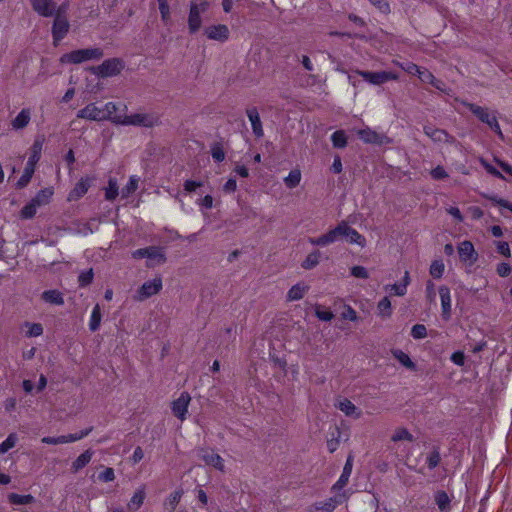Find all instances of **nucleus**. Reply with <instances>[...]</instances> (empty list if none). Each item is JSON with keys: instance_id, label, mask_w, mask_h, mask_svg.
<instances>
[{"instance_id": "1", "label": "nucleus", "mask_w": 512, "mask_h": 512, "mask_svg": "<svg viewBox=\"0 0 512 512\" xmlns=\"http://www.w3.org/2000/svg\"><path fill=\"white\" fill-rule=\"evenodd\" d=\"M43 144L44 138L42 136H39L34 140L24 172L17 182V186L19 188L25 187L30 182L34 174L36 164L40 160Z\"/></svg>"}, {"instance_id": "2", "label": "nucleus", "mask_w": 512, "mask_h": 512, "mask_svg": "<svg viewBox=\"0 0 512 512\" xmlns=\"http://www.w3.org/2000/svg\"><path fill=\"white\" fill-rule=\"evenodd\" d=\"M103 55L102 49L97 47L78 49L63 54L59 61L62 64H80L90 60H99Z\"/></svg>"}, {"instance_id": "3", "label": "nucleus", "mask_w": 512, "mask_h": 512, "mask_svg": "<svg viewBox=\"0 0 512 512\" xmlns=\"http://www.w3.org/2000/svg\"><path fill=\"white\" fill-rule=\"evenodd\" d=\"M120 122L123 126L153 128L161 124V118L155 112H138L130 115L124 114L123 119L120 120Z\"/></svg>"}, {"instance_id": "4", "label": "nucleus", "mask_w": 512, "mask_h": 512, "mask_svg": "<svg viewBox=\"0 0 512 512\" xmlns=\"http://www.w3.org/2000/svg\"><path fill=\"white\" fill-rule=\"evenodd\" d=\"M209 8V2L206 0L192 1L188 15V29L191 34L196 33L202 25L201 15Z\"/></svg>"}, {"instance_id": "5", "label": "nucleus", "mask_w": 512, "mask_h": 512, "mask_svg": "<svg viewBox=\"0 0 512 512\" xmlns=\"http://www.w3.org/2000/svg\"><path fill=\"white\" fill-rule=\"evenodd\" d=\"M66 5H61L57 13L54 16V22L52 25V38L54 41V45H58V43L67 35L70 24L67 17L64 15L66 11Z\"/></svg>"}, {"instance_id": "6", "label": "nucleus", "mask_w": 512, "mask_h": 512, "mask_svg": "<svg viewBox=\"0 0 512 512\" xmlns=\"http://www.w3.org/2000/svg\"><path fill=\"white\" fill-rule=\"evenodd\" d=\"M132 257L134 259L147 258V266L149 267L163 264L166 261L163 249L156 246L137 249L132 252Z\"/></svg>"}, {"instance_id": "7", "label": "nucleus", "mask_w": 512, "mask_h": 512, "mask_svg": "<svg viewBox=\"0 0 512 512\" xmlns=\"http://www.w3.org/2000/svg\"><path fill=\"white\" fill-rule=\"evenodd\" d=\"M124 68V63L118 58L105 60L102 64L91 68L94 75L102 78L112 77L120 74Z\"/></svg>"}, {"instance_id": "8", "label": "nucleus", "mask_w": 512, "mask_h": 512, "mask_svg": "<svg viewBox=\"0 0 512 512\" xmlns=\"http://www.w3.org/2000/svg\"><path fill=\"white\" fill-rule=\"evenodd\" d=\"M355 73L372 85H381L387 81L399 78L398 74L389 71L370 72L356 70Z\"/></svg>"}, {"instance_id": "9", "label": "nucleus", "mask_w": 512, "mask_h": 512, "mask_svg": "<svg viewBox=\"0 0 512 512\" xmlns=\"http://www.w3.org/2000/svg\"><path fill=\"white\" fill-rule=\"evenodd\" d=\"M92 431V427L81 430L77 433L60 435L56 437L46 436L41 439V442L49 445L67 444L79 441L88 436Z\"/></svg>"}, {"instance_id": "10", "label": "nucleus", "mask_w": 512, "mask_h": 512, "mask_svg": "<svg viewBox=\"0 0 512 512\" xmlns=\"http://www.w3.org/2000/svg\"><path fill=\"white\" fill-rule=\"evenodd\" d=\"M459 259L466 267H472L478 260V253L471 241L464 240L457 247Z\"/></svg>"}, {"instance_id": "11", "label": "nucleus", "mask_w": 512, "mask_h": 512, "mask_svg": "<svg viewBox=\"0 0 512 512\" xmlns=\"http://www.w3.org/2000/svg\"><path fill=\"white\" fill-rule=\"evenodd\" d=\"M424 134L429 137L434 143H446L450 145H458L459 143L447 131L436 128L432 125H425L423 127Z\"/></svg>"}, {"instance_id": "12", "label": "nucleus", "mask_w": 512, "mask_h": 512, "mask_svg": "<svg viewBox=\"0 0 512 512\" xmlns=\"http://www.w3.org/2000/svg\"><path fill=\"white\" fill-rule=\"evenodd\" d=\"M190 401V394L183 391L180 396L171 403L172 413L180 421H184L186 419Z\"/></svg>"}, {"instance_id": "13", "label": "nucleus", "mask_w": 512, "mask_h": 512, "mask_svg": "<svg viewBox=\"0 0 512 512\" xmlns=\"http://www.w3.org/2000/svg\"><path fill=\"white\" fill-rule=\"evenodd\" d=\"M342 238L341 235V222L333 229L329 230L327 233L316 237V238H309V243L313 246H320L325 247L328 246L339 239Z\"/></svg>"}, {"instance_id": "14", "label": "nucleus", "mask_w": 512, "mask_h": 512, "mask_svg": "<svg viewBox=\"0 0 512 512\" xmlns=\"http://www.w3.org/2000/svg\"><path fill=\"white\" fill-rule=\"evenodd\" d=\"M162 288V280L155 278L153 280L146 281L138 289L135 299L137 301H143L155 294H157Z\"/></svg>"}, {"instance_id": "15", "label": "nucleus", "mask_w": 512, "mask_h": 512, "mask_svg": "<svg viewBox=\"0 0 512 512\" xmlns=\"http://www.w3.org/2000/svg\"><path fill=\"white\" fill-rule=\"evenodd\" d=\"M33 10L42 17H51L59 7L53 0H30Z\"/></svg>"}, {"instance_id": "16", "label": "nucleus", "mask_w": 512, "mask_h": 512, "mask_svg": "<svg viewBox=\"0 0 512 512\" xmlns=\"http://www.w3.org/2000/svg\"><path fill=\"white\" fill-rule=\"evenodd\" d=\"M341 235L342 238H345L350 244H356L362 248L366 246L365 237L356 229L349 226L345 221H341Z\"/></svg>"}, {"instance_id": "17", "label": "nucleus", "mask_w": 512, "mask_h": 512, "mask_svg": "<svg viewBox=\"0 0 512 512\" xmlns=\"http://www.w3.org/2000/svg\"><path fill=\"white\" fill-rule=\"evenodd\" d=\"M199 457L204 461L206 465L211 466L221 472H224V459L219 454L215 453L213 450L201 449L199 451Z\"/></svg>"}, {"instance_id": "18", "label": "nucleus", "mask_w": 512, "mask_h": 512, "mask_svg": "<svg viewBox=\"0 0 512 512\" xmlns=\"http://www.w3.org/2000/svg\"><path fill=\"white\" fill-rule=\"evenodd\" d=\"M358 137L368 144H384L389 143L390 140L384 134H379L369 127L357 131Z\"/></svg>"}, {"instance_id": "19", "label": "nucleus", "mask_w": 512, "mask_h": 512, "mask_svg": "<svg viewBox=\"0 0 512 512\" xmlns=\"http://www.w3.org/2000/svg\"><path fill=\"white\" fill-rule=\"evenodd\" d=\"M77 118L90 121H104L102 107H98L96 103H89L77 112Z\"/></svg>"}, {"instance_id": "20", "label": "nucleus", "mask_w": 512, "mask_h": 512, "mask_svg": "<svg viewBox=\"0 0 512 512\" xmlns=\"http://www.w3.org/2000/svg\"><path fill=\"white\" fill-rule=\"evenodd\" d=\"M205 35L210 40L225 42L229 38V29L224 24L212 25L205 29Z\"/></svg>"}, {"instance_id": "21", "label": "nucleus", "mask_w": 512, "mask_h": 512, "mask_svg": "<svg viewBox=\"0 0 512 512\" xmlns=\"http://www.w3.org/2000/svg\"><path fill=\"white\" fill-rule=\"evenodd\" d=\"M335 407L343 412L347 417L359 419L362 416V411L347 398L338 399L335 403Z\"/></svg>"}, {"instance_id": "22", "label": "nucleus", "mask_w": 512, "mask_h": 512, "mask_svg": "<svg viewBox=\"0 0 512 512\" xmlns=\"http://www.w3.org/2000/svg\"><path fill=\"white\" fill-rule=\"evenodd\" d=\"M91 186V179L88 177H82L75 185V187L69 192L67 200L77 201L82 198L89 190Z\"/></svg>"}, {"instance_id": "23", "label": "nucleus", "mask_w": 512, "mask_h": 512, "mask_svg": "<svg viewBox=\"0 0 512 512\" xmlns=\"http://www.w3.org/2000/svg\"><path fill=\"white\" fill-rule=\"evenodd\" d=\"M102 114L104 121L108 120L114 124L121 125L120 120L123 119L125 113H118V106L114 102H107L102 106Z\"/></svg>"}, {"instance_id": "24", "label": "nucleus", "mask_w": 512, "mask_h": 512, "mask_svg": "<svg viewBox=\"0 0 512 512\" xmlns=\"http://www.w3.org/2000/svg\"><path fill=\"white\" fill-rule=\"evenodd\" d=\"M246 115L251 123L252 131L257 138H261L264 135L262 122L260 119L259 112L256 107H249L246 109Z\"/></svg>"}, {"instance_id": "25", "label": "nucleus", "mask_w": 512, "mask_h": 512, "mask_svg": "<svg viewBox=\"0 0 512 512\" xmlns=\"http://www.w3.org/2000/svg\"><path fill=\"white\" fill-rule=\"evenodd\" d=\"M345 500V494H340L325 501L317 502L312 508L320 512H332L337 505L341 504Z\"/></svg>"}, {"instance_id": "26", "label": "nucleus", "mask_w": 512, "mask_h": 512, "mask_svg": "<svg viewBox=\"0 0 512 512\" xmlns=\"http://www.w3.org/2000/svg\"><path fill=\"white\" fill-rule=\"evenodd\" d=\"M439 295L441 300L442 317L448 320L451 316V293L447 286L439 288Z\"/></svg>"}, {"instance_id": "27", "label": "nucleus", "mask_w": 512, "mask_h": 512, "mask_svg": "<svg viewBox=\"0 0 512 512\" xmlns=\"http://www.w3.org/2000/svg\"><path fill=\"white\" fill-rule=\"evenodd\" d=\"M31 121V110L23 108L16 117L11 121V127L15 131L26 128Z\"/></svg>"}, {"instance_id": "28", "label": "nucleus", "mask_w": 512, "mask_h": 512, "mask_svg": "<svg viewBox=\"0 0 512 512\" xmlns=\"http://www.w3.org/2000/svg\"><path fill=\"white\" fill-rule=\"evenodd\" d=\"M352 473V456H349L347 458V461L344 465L342 474L340 475L339 479L336 481V483L332 486L333 491H339L342 488H344L351 476Z\"/></svg>"}, {"instance_id": "29", "label": "nucleus", "mask_w": 512, "mask_h": 512, "mask_svg": "<svg viewBox=\"0 0 512 512\" xmlns=\"http://www.w3.org/2000/svg\"><path fill=\"white\" fill-rule=\"evenodd\" d=\"M465 105L480 121L487 125L491 122V118L496 117L494 114H491L487 108L472 103H465Z\"/></svg>"}, {"instance_id": "30", "label": "nucleus", "mask_w": 512, "mask_h": 512, "mask_svg": "<svg viewBox=\"0 0 512 512\" xmlns=\"http://www.w3.org/2000/svg\"><path fill=\"white\" fill-rule=\"evenodd\" d=\"M94 452L91 449L85 450L82 454H80L71 465V471L73 473L79 472L86 465H88L93 457Z\"/></svg>"}, {"instance_id": "31", "label": "nucleus", "mask_w": 512, "mask_h": 512, "mask_svg": "<svg viewBox=\"0 0 512 512\" xmlns=\"http://www.w3.org/2000/svg\"><path fill=\"white\" fill-rule=\"evenodd\" d=\"M309 286L304 283H297L293 285L288 293H287V300L288 301H297L302 299L305 294L308 292Z\"/></svg>"}, {"instance_id": "32", "label": "nucleus", "mask_w": 512, "mask_h": 512, "mask_svg": "<svg viewBox=\"0 0 512 512\" xmlns=\"http://www.w3.org/2000/svg\"><path fill=\"white\" fill-rule=\"evenodd\" d=\"M42 299L50 304L54 305H63L64 304V298L60 291L53 289V290H46L42 293Z\"/></svg>"}, {"instance_id": "33", "label": "nucleus", "mask_w": 512, "mask_h": 512, "mask_svg": "<svg viewBox=\"0 0 512 512\" xmlns=\"http://www.w3.org/2000/svg\"><path fill=\"white\" fill-rule=\"evenodd\" d=\"M53 193L52 188H44L36 194L32 201L40 208L50 203Z\"/></svg>"}, {"instance_id": "34", "label": "nucleus", "mask_w": 512, "mask_h": 512, "mask_svg": "<svg viewBox=\"0 0 512 512\" xmlns=\"http://www.w3.org/2000/svg\"><path fill=\"white\" fill-rule=\"evenodd\" d=\"M391 441L395 443L401 441L413 442L414 436L409 432L407 428L397 427L391 435Z\"/></svg>"}, {"instance_id": "35", "label": "nucleus", "mask_w": 512, "mask_h": 512, "mask_svg": "<svg viewBox=\"0 0 512 512\" xmlns=\"http://www.w3.org/2000/svg\"><path fill=\"white\" fill-rule=\"evenodd\" d=\"M302 179V174L299 169H293L289 172V174L284 178V184L287 188L293 189L296 188Z\"/></svg>"}, {"instance_id": "36", "label": "nucleus", "mask_w": 512, "mask_h": 512, "mask_svg": "<svg viewBox=\"0 0 512 512\" xmlns=\"http://www.w3.org/2000/svg\"><path fill=\"white\" fill-rule=\"evenodd\" d=\"M393 356L399 361L401 365L406 367L409 370H416L415 363L411 360L409 355L402 350L396 349L392 351Z\"/></svg>"}, {"instance_id": "37", "label": "nucleus", "mask_w": 512, "mask_h": 512, "mask_svg": "<svg viewBox=\"0 0 512 512\" xmlns=\"http://www.w3.org/2000/svg\"><path fill=\"white\" fill-rule=\"evenodd\" d=\"M377 312L382 318H389L392 315V305L389 297L385 296L377 303Z\"/></svg>"}, {"instance_id": "38", "label": "nucleus", "mask_w": 512, "mask_h": 512, "mask_svg": "<svg viewBox=\"0 0 512 512\" xmlns=\"http://www.w3.org/2000/svg\"><path fill=\"white\" fill-rule=\"evenodd\" d=\"M101 319H102L101 308H100L99 304H96L92 309L90 320H89V329L92 332L97 331L99 329L100 324H101Z\"/></svg>"}, {"instance_id": "39", "label": "nucleus", "mask_w": 512, "mask_h": 512, "mask_svg": "<svg viewBox=\"0 0 512 512\" xmlns=\"http://www.w3.org/2000/svg\"><path fill=\"white\" fill-rule=\"evenodd\" d=\"M320 257H321V253L318 250H315V251L309 253L306 256V258L304 259V261L302 262V267L305 270L313 269L314 267H316L319 264Z\"/></svg>"}, {"instance_id": "40", "label": "nucleus", "mask_w": 512, "mask_h": 512, "mask_svg": "<svg viewBox=\"0 0 512 512\" xmlns=\"http://www.w3.org/2000/svg\"><path fill=\"white\" fill-rule=\"evenodd\" d=\"M8 500L11 504L14 505H27L31 504L34 501V497L30 494L20 495L16 493H11L8 495Z\"/></svg>"}, {"instance_id": "41", "label": "nucleus", "mask_w": 512, "mask_h": 512, "mask_svg": "<svg viewBox=\"0 0 512 512\" xmlns=\"http://www.w3.org/2000/svg\"><path fill=\"white\" fill-rule=\"evenodd\" d=\"M119 194L118 183L115 178H110L108 181V186L105 188V199L108 201H113Z\"/></svg>"}, {"instance_id": "42", "label": "nucleus", "mask_w": 512, "mask_h": 512, "mask_svg": "<svg viewBox=\"0 0 512 512\" xmlns=\"http://www.w3.org/2000/svg\"><path fill=\"white\" fill-rule=\"evenodd\" d=\"M144 499H145L144 490L140 489V490L136 491L128 503V508L132 511L138 510L141 507V505L143 504Z\"/></svg>"}, {"instance_id": "43", "label": "nucleus", "mask_w": 512, "mask_h": 512, "mask_svg": "<svg viewBox=\"0 0 512 512\" xmlns=\"http://www.w3.org/2000/svg\"><path fill=\"white\" fill-rule=\"evenodd\" d=\"M435 501L442 512H448L450 509V498L446 492L440 491L435 495Z\"/></svg>"}, {"instance_id": "44", "label": "nucleus", "mask_w": 512, "mask_h": 512, "mask_svg": "<svg viewBox=\"0 0 512 512\" xmlns=\"http://www.w3.org/2000/svg\"><path fill=\"white\" fill-rule=\"evenodd\" d=\"M139 178L135 175L130 176L128 183L122 188L121 194L123 198L129 197L138 189Z\"/></svg>"}, {"instance_id": "45", "label": "nucleus", "mask_w": 512, "mask_h": 512, "mask_svg": "<svg viewBox=\"0 0 512 512\" xmlns=\"http://www.w3.org/2000/svg\"><path fill=\"white\" fill-rule=\"evenodd\" d=\"M23 326L27 329L26 337H38L43 334V326L40 323L25 322Z\"/></svg>"}, {"instance_id": "46", "label": "nucleus", "mask_w": 512, "mask_h": 512, "mask_svg": "<svg viewBox=\"0 0 512 512\" xmlns=\"http://www.w3.org/2000/svg\"><path fill=\"white\" fill-rule=\"evenodd\" d=\"M445 270V265L442 260H434L429 269L430 275L435 279H440Z\"/></svg>"}, {"instance_id": "47", "label": "nucleus", "mask_w": 512, "mask_h": 512, "mask_svg": "<svg viewBox=\"0 0 512 512\" xmlns=\"http://www.w3.org/2000/svg\"><path fill=\"white\" fill-rule=\"evenodd\" d=\"M331 141L335 148H344L347 145V137L343 130L335 131L331 135Z\"/></svg>"}, {"instance_id": "48", "label": "nucleus", "mask_w": 512, "mask_h": 512, "mask_svg": "<svg viewBox=\"0 0 512 512\" xmlns=\"http://www.w3.org/2000/svg\"><path fill=\"white\" fill-rule=\"evenodd\" d=\"M384 290L391 295L395 296H404L407 293V288L405 287V284L399 283V284H388L384 286Z\"/></svg>"}, {"instance_id": "49", "label": "nucleus", "mask_w": 512, "mask_h": 512, "mask_svg": "<svg viewBox=\"0 0 512 512\" xmlns=\"http://www.w3.org/2000/svg\"><path fill=\"white\" fill-rule=\"evenodd\" d=\"M38 208L39 207L31 200L22 208L20 215L24 219H31L37 213Z\"/></svg>"}, {"instance_id": "50", "label": "nucleus", "mask_w": 512, "mask_h": 512, "mask_svg": "<svg viewBox=\"0 0 512 512\" xmlns=\"http://www.w3.org/2000/svg\"><path fill=\"white\" fill-rule=\"evenodd\" d=\"M17 442V436L14 433H11L1 444H0V454H4L10 449H12Z\"/></svg>"}, {"instance_id": "51", "label": "nucleus", "mask_w": 512, "mask_h": 512, "mask_svg": "<svg viewBox=\"0 0 512 512\" xmlns=\"http://www.w3.org/2000/svg\"><path fill=\"white\" fill-rule=\"evenodd\" d=\"M182 495H183L182 490L174 491L167 498L165 505H168L171 510H174L176 508V506L178 505V503L180 502Z\"/></svg>"}, {"instance_id": "52", "label": "nucleus", "mask_w": 512, "mask_h": 512, "mask_svg": "<svg viewBox=\"0 0 512 512\" xmlns=\"http://www.w3.org/2000/svg\"><path fill=\"white\" fill-rule=\"evenodd\" d=\"M93 277L94 273L92 268L82 271L78 277L79 285L81 287L89 285L93 281Z\"/></svg>"}, {"instance_id": "53", "label": "nucleus", "mask_w": 512, "mask_h": 512, "mask_svg": "<svg viewBox=\"0 0 512 512\" xmlns=\"http://www.w3.org/2000/svg\"><path fill=\"white\" fill-rule=\"evenodd\" d=\"M350 274L358 279H368L369 272L364 266L356 265L350 268Z\"/></svg>"}, {"instance_id": "54", "label": "nucleus", "mask_w": 512, "mask_h": 512, "mask_svg": "<svg viewBox=\"0 0 512 512\" xmlns=\"http://www.w3.org/2000/svg\"><path fill=\"white\" fill-rule=\"evenodd\" d=\"M411 336L414 339H423L427 336V329L423 324H415L411 329Z\"/></svg>"}, {"instance_id": "55", "label": "nucleus", "mask_w": 512, "mask_h": 512, "mask_svg": "<svg viewBox=\"0 0 512 512\" xmlns=\"http://www.w3.org/2000/svg\"><path fill=\"white\" fill-rule=\"evenodd\" d=\"M341 317L345 320H349L352 322L358 321V315L354 308H352L350 305L344 306V311L341 313Z\"/></svg>"}, {"instance_id": "56", "label": "nucleus", "mask_w": 512, "mask_h": 512, "mask_svg": "<svg viewBox=\"0 0 512 512\" xmlns=\"http://www.w3.org/2000/svg\"><path fill=\"white\" fill-rule=\"evenodd\" d=\"M315 315L321 321H331L334 318V314L329 310H320V306H316Z\"/></svg>"}, {"instance_id": "57", "label": "nucleus", "mask_w": 512, "mask_h": 512, "mask_svg": "<svg viewBox=\"0 0 512 512\" xmlns=\"http://www.w3.org/2000/svg\"><path fill=\"white\" fill-rule=\"evenodd\" d=\"M99 480L103 482H112L115 479V472L113 468L107 467L98 475Z\"/></svg>"}, {"instance_id": "58", "label": "nucleus", "mask_w": 512, "mask_h": 512, "mask_svg": "<svg viewBox=\"0 0 512 512\" xmlns=\"http://www.w3.org/2000/svg\"><path fill=\"white\" fill-rule=\"evenodd\" d=\"M418 77L419 79L424 82V83H434V75L427 69L425 68H421L419 69V72H418Z\"/></svg>"}, {"instance_id": "59", "label": "nucleus", "mask_w": 512, "mask_h": 512, "mask_svg": "<svg viewBox=\"0 0 512 512\" xmlns=\"http://www.w3.org/2000/svg\"><path fill=\"white\" fill-rule=\"evenodd\" d=\"M430 174L434 180H441V179H445L448 177V173L446 172L444 167L440 166V165H438L434 169H432Z\"/></svg>"}, {"instance_id": "60", "label": "nucleus", "mask_w": 512, "mask_h": 512, "mask_svg": "<svg viewBox=\"0 0 512 512\" xmlns=\"http://www.w3.org/2000/svg\"><path fill=\"white\" fill-rule=\"evenodd\" d=\"M496 249L499 254H501L504 257H510L511 256V249L507 242L505 241H498L496 242Z\"/></svg>"}, {"instance_id": "61", "label": "nucleus", "mask_w": 512, "mask_h": 512, "mask_svg": "<svg viewBox=\"0 0 512 512\" xmlns=\"http://www.w3.org/2000/svg\"><path fill=\"white\" fill-rule=\"evenodd\" d=\"M496 271L500 277H507L511 274L512 268H511L510 264H508L506 262H501L497 265Z\"/></svg>"}, {"instance_id": "62", "label": "nucleus", "mask_w": 512, "mask_h": 512, "mask_svg": "<svg viewBox=\"0 0 512 512\" xmlns=\"http://www.w3.org/2000/svg\"><path fill=\"white\" fill-rule=\"evenodd\" d=\"M399 67H401L404 71H406L407 73L409 74H413V75H417L418 72H419V69L420 67L414 63H406V64H402V63H396Z\"/></svg>"}, {"instance_id": "63", "label": "nucleus", "mask_w": 512, "mask_h": 512, "mask_svg": "<svg viewBox=\"0 0 512 512\" xmlns=\"http://www.w3.org/2000/svg\"><path fill=\"white\" fill-rule=\"evenodd\" d=\"M427 466L429 469H434L440 462V455L437 451L432 452L427 457Z\"/></svg>"}, {"instance_id": "64", "label": "nucleus", "mask_w": 512, "mask_h": 512, "mask_svg": "<svg viewBox=\"0 0 512 512\" xmlns=\"http://www.w3.org/2000/svg\"><path fill=\"white\" fill-rule=\"evenodd\" d=\"M426 296L430 302H434L436 298L435 284L432 281L426 283Z\"/></svg>"}]
</instances>
